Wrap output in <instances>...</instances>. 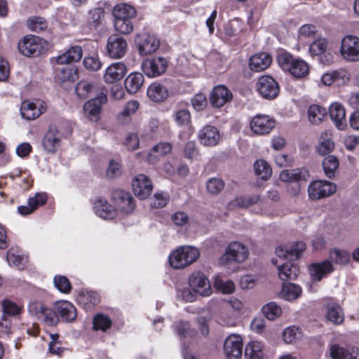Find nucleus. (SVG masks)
<instances>
[{
    "label": "nucleus",
    "mask_w": 359,
    "mask_h": 359,
    "mask_svg": "<svg viewBox=\"0 0 359 359\" xmlns=\"http://www.w3.org/2000/svg\"><path fill=\"white\" fill-rule=\"evenodd\" d=\"M277 61L284 71L289 72L297 79L304 78L309 73V65L303 60L294 58L289 53H279Z\"/></svg>",
    "instance_id": "1"
},
{
    "label": "nucleus",
    "mask_w": 359,
    "mask_h": 359,
    "mask_svg": "<svg viewBox=\"0 0 359 359\" xmlns=\"http://www.w3.org/2000/svg\"><path fill=\"white\" fill-rule=\"evenodd\" d=\"M199 255L198 250L194 247L181 246L170 255L169 263L174 269H183L196 262Z\"/></svg>",
    "instance_id": "2"
},
{
    "label": "nucleus",
    "mask_w": 359,
    "mask_h": 359,
    "mask_svg": "<svg viewBox=\"0 0 359 359\" xmlns=\"http://www.w3.org/2000/svg\"><path fill=\"white\" fill-rule=\"evenodd\" d=\"M248 248L240 242H231L226 248L225 252L219 259L220 264L229 267L233 263L243 262L248 257Z\"/></svg>",
    "instance_id": "3"
},
{
    "label": "nucleus",
    "mask_w": 359,
    "mask_h": 359,
    "mask_svg": "<svg viewBox=\"0 0 359 359\" xmlns=\"http://www.w3.org/2000/svg\"><path fill=\"white\" fill-rule=\"evenodd\" d=\"M111 201L118 212L123 215H130L135 209V199L128 191L123 189H116L111 193Z\"/></svg>",
    "instance_id": "4"
},
{
    "label": "nucleus",
    "mask_w": 359,
    "mask_h": 359,
    "mask_svg": "<svg viewBox=\"0 0 359 359\" xmlns=\"http://www.w3.org/2000/svg\"><path fill=\"white\" fill-rule=\"evenodd\" d=\"M341 56L348 62L359 61V37L348 34L341 41Z\"/></svg>",
    "instance_id": "5"
},
{
    "label": "nucleus",
    "mask_w": 359,
    "mask_h": 359,
    "mask_svg": "<svg viewBox=\"0 0 359 359\" xmlns=\"http://www.w3.org/2000/svg\"><path fill=\"white\" fill-rule=\"evenodd\" d=\"M337 191L334 183L326 180H316L310 183L308 187V196L311 200H320L329 197Z\"/></svg>",
    "instance_id": "6"
},
{
    "label": "nucleus",
    "mask_w": 359,
    "mask_h": 359,
    "mask_svg": "<svg viewBox=\"0 0 359 359\" xmlns=\"http://www.w3.org/2000/svg\"><path fill=\"white\" fill-rule=\"evenodd\" d=\"M189 285L194 292L201 296L208 297L212 294L210 283L207 276L201 271H194L190 275Z\"/></svg>",
    "instance_id": "7"
},
{
    "label": "nucleus",
    "mask_w": 359,
    "mask_h": 359,
    "mask_svg": "<svg viewBox=\"0 0 359 359\" xmlns=\"http://www.w3.org/2000/svg\"><path fill=\"white\" fill-rule=\"evenodd\" d=\"M276 121L271 116L265 114L255 116L250 123L252 132L257 135L269 134L275 128Z\"/></svg>",
    "instance_id": "8"
},
{
    "label": "nucleus",
    "mask_w": 359,
    "mask_h": 359,
    "mask_svg": "<svg viewBox=\"0 0 359 359\" xmlns=\"http://www.w3.org/2000/svg\"><path fill=\"white\" fill-rule=\"evenodd\" d=\"M18 48L26 57L39 55L41 51V39L34 35H27L19 41Z\"/></svg>",
    "instance_id": "9"
},
{
    "label": "nucleus",
    "mask_w": 359,
    "mask_h": 359,
    "mask_svg": "<svg viewBox=\"0 0 359 359\" xmlns=\"http://www.w3.org/2000/svg\"><path fill=\"white\" fill-rule=\"evenodd\" d=\"M257 89L261 96L268 100L276 98L280 91L278 83L269 76H262L259 79Z\"/></svg>",
    "instance_id": "10"
},
{
    "label": "nucleus",
    "mask_w": 359,
    "mask_h": 359,
    "mask_svg": "<svg viewBox=\"0 0 359 359\" xmlns=\"http://www.w3.org/2000/svg\"><path fill=\"white\" fill-rule=\"evenodd\" d=\"M224 353L226 359H241L243 354V340L238 334H230L224 342Z\"/></svg>",
    "instance_id": "11"
},
{
    "label": "nucleus",
    "mask_w": 359,
    "mask_h": 359,
    "mask_svg": "<svg viewBox=\"0 0 359 359\" xmlns=\"http://www.w3.org/2000/svg\"><path fill=\"white\" fill-rule=\"evenodd\" d=\"M305 249V243L303 241H298L284 246H278L276 249V254L280 258L294 261L302 256V254Z\"/></svg>",
    "instance_id": "12"
},
{
    "label": "nucleus",
    "mask_w": 359,
    "mask_h": 359,
    "mask_svg": "<svg viewBox=\"0 0 359 359\" xmlns=\"http://www.w3.org/2000/svg\"><path fill=\"white\" fill-rule=\"evenodd\" d=\"M168 67L167 60L163 57L146 60L142 65L144 73L149 77H156L163 74Z\"/></svg>",
    "instance_id": "13"
},
{
    "label": "nucleus",
    "mask_w": 359,
    "mask_h": 359,
    "mask_svg": "<svg viewBox=\"0 0 359 359\" xmlns=\"http://www.w3.org/2000/svg\"><path fill=\"white\" fill-rule=\"evenodd\" d=\"M61 140V133L55 126L51 125L43 138V148L48 153L55 154L60 147Z\"/></svg>",
    "instance_id": "14"
},
{
    "label": "nucleus",
    "mask_w": 359,
    "mask_h": 359,
    "mask_svg": "<svg viewBox=\"0 0 359 359\" xmlns=\"http://www.w3.org/2000/svg\"><path fill=\"white\" fill-rule=\"evenodd\" d=\"M46 110V106L43 101L39 100L36 102L25 100L21 104L20 114L25 119L34 120L45 112Z\"/></svg>",
    "instance_id": "15"
},
{
    "label": "nucleus",
    "mask_w": 359,
    "mask_h": 359,
    "mask_svg": "<svg viewBox=\"0 0 359 359\" xmlns=\"http://www.w3.org/2000/svg\"><path fill=\"white\" fill-rule=\"evenodd\" d=\"M134 194L140 199L144 200L149 197L153 190L151 180L144 174H139L135 177L132 184Z\"/></svg>",
    "instance_id": "16"
},
{
    "label": "nucleus",
    "mask_w": 359,
    "mask_h": 359,
    "mask_svg": "<svg viewBox=\"0 0 359 359\" xmlns=\"http://www.w3.org/2000/svg\"><path fill=\"white\" fill-rule=\"evenodd\" d=\"M128 49V43L125 39L117 35H111L107 40V50L108 55L113 59L123 57Z\"/></svg>",
    "instance_id": "17"
},
{
    "label": "nucleus",
    "mask_w": 359,
    "mask_h": 359,
    "mask_svg": "<svg viewBox=\"0 0 359 359\" xmlns=\"http://www.w3.org/2000/svg\"><path fill=\"white\" fill-rule=\"evenodd\" d=\"M198 140L201 144L205 147H215L220 140L219 130L213 126L205 125L198 132Z\"/></svg>",
    "instance_id": "18"
},
{
    "label": "nucleus",
    "mask_w": 359,
    "mask_h": 359,
    "mask_svg": "<svg viewBox=\"0 0 359 359\" xmlns=\"http://www.w3.org/2000/svg\"><path fill=\"white\" fill-rule=\"evenodd\" d=\"M107 102V95L100 93L93 99L88 100L83 106V112L90 121H96L101 111L102 104Z\"/></svg>",
    "instance_id": "19"
},
{
    "label": "nucleus",
    "mask_w": 359,
    "mask_h": 359,
    "mask_svg": "<svg viewBox=\"0 0 359 359\" xmlns=\"http://www.w3.org/2000/svg\"><path fill=\"white\" fill-rule=\"evenodd\" d=\"M136 43L141 55H147L154 53L160 45L159 40L155 36L146 33L137 35Z\"/></svg>",
    "instance_id": "20"
},
{
    "label": "nucleus",
    "mask_w": 359,
    "mask_h": 359,
    "mask_svg": "<svg viewBox=\"0 0 359 359\" xmlns=\"http://www.w3.org/2000/svg\"><path fill=\"white\" fill-rule=\"evenodd\" d=\"M232 93L223 85L215 87L210 96V102L215 107H222L226 103L231 101Z\"/></svg>",
    "instance_id": "21"
},
{
    "label": "nucleus",
    "mask_w": 359,
    "mask_h": 359,
    "mask_svg": "<svg viewBox=\"0 0 359 359\" xmlns=\"http://www.w3.org/2000/svg\"><path fill=\"white\" fill-rule=\"evenodd\" d=\"M333 271L334 266L329 260H325L320 263H313L309 266V275L314 281H320Z\"/></svg>",
    "instance_id": "22"
},
{
    "label": "nucleus",
    "mask_w": 359,
    "mask_h": 359,
    "mask_svg": "<svg viewBox=\"0 0 359 359\" xmlns=\"http://www.w3.org/2000/svg\"><path fill=\"white\" fill-rule=\"evenodd\" d=\"M48 199L46 193H37L34 197L28 199L26 205H20L18 208V212L23 216L29 215L35 211L38 207L43 205Z\"/></svg>",
    "instance_id": "23"
},
{
    "label": "nucleus",
    "mask_w": 359,
    "mask_h": 359,
    "mask_svg": "<svg viewBox=\"0 0 359 359\" xmlns=\"http://www.w3.org/2000/svg\"><path fill=\"white\" fill-rule=\"evenodd\" d=\"M127 73V67L123 62H115L109 65L104 74V80L108 83L120 81Z\"/></svg>",
    "instance_id": "24"
},
{
    "label": "nucleus",
    "mask_w": 359,
    "mask_h": 359,
    "mask_svg": "<svg viewBox=\"0 0 359 359\" xmlns=\"http://www.w3.org/2000/svg\"><path fill=\"white\" fill-rule=\"evenodd\" d=\"M94 209L95 214L104 219H113L116 217L115 207H112L104 198L99 197L95 199Z\"/></svg>",
    "instance_id": "25"
},
{
    "label": "nucleus",
    "mask_w": 359,
    "mask_h": 359,
    "mask_svg": "<svg viewBox=\"0 0 359 359\" xmlns=\"http://www.w3.org/2000/svg\"><path fill=\"white\" fill-rule=\"evenodd\" d=\"M329 112L330 116L336 127L339 130H344L346 126L344 107L339 102H334L330 105Z\"/></svg>",
    "instance_id": "26"
},
{
    "label": "nucleus",
    "mask_w": 359,
    "mask_h": 359,
    "mask_svg": "<svg viewBox=\"0 0 359 359\" xmlns=\"http://www.w3.org/2000/svg\"><path fill=\"white\" fill-rule=\"evenodd\" d=\"M309 177V172L306 168H296L292 170H285L280 173V179L283 182H299L306 181Z\"/></svg>",
    "instance_id": "27"
},
{
    "label": "nucleus",
    "mask_w": 359,
    "mask_h": 359,
    "mask_svg": "<svg viewBox=\"0 0 359 359\" xmlns=\"http://www.w3.org/2000/svg\"><path fill=\"white\" fill-rule=\"evenodd\" d=\"M175 330L180 337V339L185 344L194 341L196 337V330L191 327L187 322H177L175 323Z\"/></svg>",
    "instance_id": "28"
},
{
    "label": "nucleus",
    "mask_w": 359,
    "mask_h": 359,
    "mask_svg": "<svg viewBox=\"0 0 359 359\" xmlns=\"http://www.w3.org/2000/svg\"><path fill=\"white\" fill-rule=\"evenodd\" d=\"M83 55V50L80 46H74L70 47L63 54L58 55L55 58L56 63L58 65L69 64L79 61Z\"/></svg>",
    "instance_id": "29"
},
{
    "label": "nucleus",
    "mask_w": 359,
    "mask_h": 359,
    "mask_svg": "<svg viewBox=\"0 0 359 359\" xmlns=\"http://www.w3.org/2000/svg\"><path fill=\"white\" fill-rule=\"evenodd\" d=\"M271 61V57L269 54L260 53L250 57L249 66L254 72H262L270 66Z\"/></svg>",
    "instance_id": "30"
},
{
    "label": "nucleus",
    "mask_w": 359,
    "mask_h": 359,
    "mask_svg": "<svg viewBox=\"0 0 359 359\" xmlns=\"http://www.w3.org/2000/svg\"><path fill=\"white\" fill-rule=\"evenodd\" d=\"M147 95L153 102H161L168 97V90L162 84L154 82L148 87Z\"/></svg>",
    "instance_id": "31"
},
{
    "label": "nucleus",
    "mask_w": 359,
    "mask_h": 359,
    "mask_svg": "<svg viewBox=\"0 0 359 359\" xmlns=\"http://www.w3.org/2000/svg\"><path fill=\"white\" fill-rule=\"evenodd\" d=\"M144 82V76L140 72L130 74L125 80V87L130 94L139 91Z\"/></svg>",
    "instance_id": "32"
},
{
    "label": "nucleus",
    "mask_w": 359,
    "mask_h": 359,
    "mask_svg": "<svg viewBox=\"0 0 359 359\" xmlns=\"http://www.w3.org/2000/svg\"><path fill=\"white\" fill-rule=\"evenodd\" d=\"M278 276L283 281L295 279L299 273L298 266L290 262L278 266Z\"/></svg>",
    "instance_id": "33"
},
{
    "label": "nucleus",
    "mask_w": 359,
    "mask_h": 359,
    "mask_svg": "<svg viewBox=\"0 0 359 359\" xmlns=\"http://www.w3.org/2000/svg\"><path fill=\"white\" fill-rule=\"evenodd\" d=\"M264 346L257 341H250L245 348L244 356L246 359H264Z\"/></svg>",
    "instance_id": "34"
},
{
    "label": "nucleus",
    "mask_w": 359,
    "mask_h": 359,
    "mask_svg": "<svg viewBox=\"0 0 359 359\" xmlns=\"http://www.w3.org/2000/svg\"><path fill=\"white\" fill-rule=\"evenodd\" d=\"M139 108V102L137 100L128 102L122 111L118 116V121L122 125L130 123L131 115L134 114Z\"/></svg>",
    "instance_id": "35"
},
{
    "label": "nucleus",
    "mask_w": 359,
    "mask_h": 359,
    "mask_svg": "<svg viewBox=\"0 0 359 359\" xmlns=\"http://www.w3.org/2000/svg\"><path fill=\"white\" fill-rule=\"evenodd\" d=\"M114 18L131 20L136 16V10L126 4L116 5L113 10Z\"/></svg>",
    "instance_id": "36"
},
{
    "label": "nucleus",
    "mask_w": 359,
    "mask_h": 359,
    "mask_svg": "<svg viewBox=\"0 0 359 359\" xmlns=\"http://www.w3.org/2000/svg\"><path fill=\"white\" fill-rule=\"evenodd\" d=\"M308 118L314 125L320 124L327 114V109L318 104H312L308 109Z\"/></svg>",
    "instance_id": "37"
},
{
    "label": "nucleus",
    "mask_w": 359,
    "mask_h": 359,
    "mask_svg": "<svg viewBox=\"0 0 359 359\" xmlns=\"http://www.w3.org/2000/svg\"><path fill=\"white\" fill-rule=\"evenodd\" d=\"M302 294V288L296 284L283 283L281 296L287 301H293L297 299Z\"/></svg>",
    "instance_id": "38"
},
{
    "label": "nucleus",
    "mask_w": 359,
    "mask_h": 359,
    "mask_svg": "<svg viewBox=\"0 0 359 359\" xmlns=\"http://www.w3.org/2000/svg\"><path fill=\"white\" fill-rule=\"evenodd\" d=\"M327 46V39L324 37H321L320 35L318 38L313 39L309 46V52L312 56H319L326 53Z\"/></svg>",
    "instance_id": "39"
},
{
    "label": "nucleus",
    "mask_w": 359,
    "mask_h": 359,
    "mask_svg": "<svg viewBox=\"0 0 359 359\" xmlns=\"http://www.w3.org/2000/svg\"><path fill=\"white\" fill-rule=\"evenodd\" d=\"M78 302L84 306L90 307L100 302V297L96 292L82 290L78 296Z\"/></svg>",
    "instance_id": "40"
},
{
    "label": "nucleus",
    "mask_w": 359,
    "mask_h": 359,
    "mask_svg": "<svg viewBox=\"0 0 359 359\" xmlns=\"http://www.w3.org/2000/svg\"><path fill=\"white\" fill-rule=\"evenodd\" d=\"M172 151V145L169 142H160L156 144L148 155V161L151 163L156 161V157L169 154Z\"/></svg>",
    "instance_id": "41"
},
{
    "label": "nucleus",
    "mask_w": 359,
    "mask_h": 359,
    "mask_svg": "<svg viewBox=\"0 0 359 359\" xmlns=\"http://www.w3.org/2000/svg\"><path fill=\"white\" fill-rule=\"evenodd\" d=\"M75 91L78 97L85 99L93 95L97 91V88L86 81H81L76 84Z\"/></svg>",
    "instance_id": "42"
},
{
    "label": "nucleus",
    "mask_w": 359,
    "mask_h": 359,
    "mask_svg": "<svg viewBox=\"0 0 359 359\" xmlns=\"http://www.w3.org/2000/svg\"><path fill=\"white\" fill-rule=\"evenodd\" d=\"M6 259L10 266L18 269H22L25 266V258L20 255L16 249L11 248L8 250L6 254Z\"/></svg>",
    "instance_id": "43"
},
{
    "label": "nucleus",
    "mask_w": 359,
    "mask_h": 359,
    "mask_svg": "<svg viewBox=\"0 0 359 359\" xmlns=\"http://www.w3.org/2000/svg\"><path fill=\"white\" fill-rule=\"evenodd\" d=\"M255 174L264 180H268L272 173V169L269 164L263 159H259L254 163Z\"/></svg>",
    "instance_id": "44"
},
{
    "label": "nucleus",
    "mask_w": 359,
    "mask_h": 359,
    "mask_svg": "<svg viewBox=\"0 0 359 359\" xmlns=\"http://www.w3.org/2000/svg\"><path fill=\"white\" fill-rule=\"evenodd\" d=\"M339 165V160L335 156L330 155L325 158L323 161V168L325 175L329 178L333 177Z\"/></svg>",
    "instance_id": "45"
},
{
    "label": "nucleus",
    "mask_w": 359,
    "mask_h": 359,
    "mask_svg": "<svg viewBox=\"0 0 359 359\" xmlns=\"http://www.w3.org/2000/svg\"><path fill=\"white\" fill-rule=\"evenodd\" d=\"M28 28L35 32H39L46 30L48 28V23L47 20L39 16H33L27 21Z\"/></svg>",
    "instance_id": "46"
},
{
    "label": "nucleus",
    "mask_w": 359,
    "mask_h": 359,
    "mask_svg": "<svg viewBox=\"0 0 359 359\" xmlns=\"http://www.w3.org/2000/svg\"><path fill=\"white\" fill-rule=\"evenodd\" d=\"M330 259L337 264L345 265L349 262L350 254L346 250L334 248L330 252Z\"/></svg>",
    "instance_id": "47"
},
{
    "label": "nucleus",
    "mask_w": 359,
    "mask_h": 359,
    "mask_svg": "<svg viewBox=\"0 0 359 359\" xmlns=\"http://www.w3.org/2000/svg\"><path fill=\"white\" fill-rule=\"evenodd\" d=\"M327 136V133H325ZM334 149V142L327 137L322 135L320 138L318 144L316 147V151L320 156H325L330 154Z\"/></svg>",
    "instance_id": "48"
},
{
    "label": "nucleus",
    "mask_w": 359,
    "mask_h": 359,
    "mask_svg": "<svg viewBox=\"0 0 359 359\" xmlns=\"http://www.w3.org/2000/svg\"><path fill=\"white\" fill-rule=\"evenodd\" d=\"M57 71V76L62 82H73L78 78L77 70L72 67H63Z\"/></svg>",
    "instance_id": "49"
},
{
    "label": "nucleus",
    "mask_w": 359,
    "mask_h": 359,
    "mask_svg": "<svg viewBox=\"0 0 359 359\" xmlns=\"http://www.w3.org/2000/svg\"><path fill=\"white\" fill-rule=\"evenodd\" d=\"M53 314H75V306L68 301H59L54 304Z\"/></svg>",
    "instance_id": "50"
},
{
    "label": "nucleus",
    "mask_w": 359,
    "mask_h": 359,
    "mask_svg": "<svg viewBox=\"0 0 359 359\" xmlns=\"http://www.w3.org/2000/svg\"><path fill=\"white\" fill-rule=\"evenodd\" d=\"M259 201V196L256 195L238 196L232 201L231 204L233 207L248 208L253 204H256Z\"/></svg>",
    "instance_id": "51"
},
{
    "label": "nucleus",
    "mask_w": 359,
    "mask_h": 359,
    "mask_svg": "<svg viewBox=\"0 0 359 359\" xmlns=\"http://www.w3.org/2000/svg\"><path fill=\"white\" fill-rule=\"evenodd\" d=\"M334 83L338 86L346 85L350 81L351 75L349 72L343 68H339L332 71Z\"/></svg>",
    "instance_id": "52"
},
{
    "label": "nucleus",
    "mask_w": 359,
    "mask_h": 359,
    "mask_svg": "<svg viewBox=\"0 0 359 359\" xmlns=\"http://www.w3.org/2000/svg\"><path fill=\"white\" fill-rule=\"evenodd\" d=\"M276 316H257L251 322L250 327L253 331L261 333L264 331L265 327V317L269 320H274Z\"/></svg>",
    "instance_id": "53"
},
{
    "label": "nucleus",
    "mask_w": 359,
    "mask_h": 359,
    "mask_svg": "<svg viewBox=\"0 0 359 359\" xmlns=\"http://www.w3.org/2000/svg\"><path fill=\"white\" fill-rule=\"evenodd\" d=\"M1 307L3 314H20L23 309L22 306L8 299H4L1 302Z\"/></svg>",
    "instance_id": "54"
},
{
    "label": "nucleus",
    "mask_w": 359,
    "mask_h": 359,
    "mask_svg": "<svg viewBox=\"0 0 359 359\" xmlns=\"http://www.w3.org/2000/svg\"><path fill=\"white\" fill-rule=\"evenodd\" d=\"M111 320L107 316H94L93 321V329L94 330L106 331L110 327Z\"/></svg>",
    "instance_id": "55"
},
{
    "label": "nucleus",
    "mask_w": 359,
    "mask_h": 359,
    "mask_svg": "<svg viewBox=\"0 0 359 359\" xmlns=\"http://www.w3.org/2000/svg\"><path fill=\"white\" fill-rule=\"evenodd\" d=\"M224 187V182L222 180L217 177L210 178L206 184L208 193L217 195L220 193Z\"/></svg>",
    "instance_id": "56"
},
{
    "label": "nucleus",
    "mask_w": 359,
    "mask_h": 359,
    "mask_svg": "<svg viewBox=\"0 0 359 359\" xmlns=\"http://www.w3.org/2000/svg\"><path fill=\"white\" fill-rule=\"evenodd\" d=\"M114 28L115 29L123 34H128L133 29V25L130 21V20H123V19H118L115 18L114 22Z\"/></svg>",
    "instance_id": "57"
},
{
    "label": "nucleus",
    "mask_w": 359,
    "mask_h": 359,
    "mask_svg": "<svg viewBox=\"0 0 359 359\" xmlns=\"http://www.w3.org/2000/svg\"><path fill=\"white\" fill-rule=\"evenodd\" d=\"M55 286L62 293H69L72 285L67 277L63 276H55L53 279Z\"/></svg>",
    "instance_id": "58"
},
{
    "label": "nucleus",
    "mask_w": 359,
    "mask_h": 359,
    "mask_svg": "<svg viewBox=\"0 0 359 359\" xmlns=\"http://www.w3.org/2000/svg\"><path fill=\"white\" fill-rule=\"evenodd\" d=\"M299 37L309 38L313 40L320 36L316 27L309 24L302 25L299 29Z\"/></svg>",
    "instance_id": "59"
},
{
    "label": "nucleus",
    "mask_w": 359,
    "mask_h": 359,
    "mask_svg": "<svg viewBox=\"0 0 359 359\" xmlns=\"http://www.w3.org/2000/svg\"><path fill=\"white\" fill-rule=\"evenodd\" d=\"M84 67L89 71H97L102 67V63L97 56L86 57L83 61Z\"/></svg>",
    "instance_id": "60"
},
{
    "label": "nucleus",
    "mask_w": 359,
    "mask_h": 359,
    "mask_svg": "<svg viewBox=\"0 0 359 359\" xmlns=\"http://www.w3.org/2000/svg\"><path fill=\"white\" fill-rule=\"evenodd\" d=\"M28 311L30 314H43L50 309L46 306V305L38 301L31 302L28 305Z\"/></svg>",
    "instance_id": "61"
},
{
    "label": "nucleus",
    "mask_w": 359,
    "mask_h": 359,
    "mask_svg": "<svg viewBox=\"0 0 359 359\" xmlns=\"http://www.w3.org/2000/svg\"><path fill=\"white\" fill-rule=\"evenodd\" d=\"M183 155L187 159H194L198 155V150L194 141H189L186 143L183 149Z\"/></svg>",
    "instance_id": "62"
},
{
    "label": "nucleus",
    "mask_w": 359,
    "mask_h": 359,
    "mask_svg": "<svg viewBox=\"0 0 359 359\" xmlns=\"http://www.w3.org/2000/svg\"><path fill=\"white\" fill-rule=\"evenodd\" d=\"M348 351L344 348L335 344L330 346V354L333 359H345L347 357Z\"/></svg>",
    "instance_id": "63"
},
{
    "label": "nucleus",
    "mask_w": 359,
    "mask_h": 359,
    "mask_svg": "<svg viewBox=\"0 0 359 359\" xmlns=\"http://www.w3.org/2000/svg\"><path fill=\"white\" fill-rule=\"evenodd\" d=\"M299 333V329L294 326H290L283 332V339L287 344L293 342Z\"/></svg>",
    "instance_id": "64"
}]
</instances>
